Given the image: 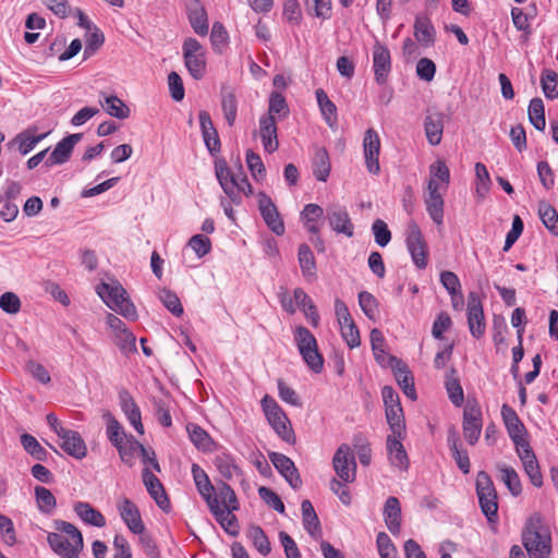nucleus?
<instances>
[{
  "instance_id": "b1692460",
  "label": "nucleus",
  "mask_w": 558,
  "mask_h": 558,
  "mask_svg": "<svg viewBox=\"0 0 558 558\" xmlns=\"http://www.w3.org/2000/svg\"><path fill=\"white\" fill-rule=\"evenodd\" d=\"M119 402L121 410L128 417L130 424L135 428L137 433L144 434V426L142 424L140 408L126 389L119 391Z\"/></svg>"
},
{
  "instance_id": "e433bc0d",
  "label": "nucleus",
  "mask_w": 558,
  "mask_h": 558,
  "mask_svg": "<svg viewBox=\"0 0 558 558\" xmlns=\"http://www.w3.org/2000/svg\"><path fill=\"white\" fill-rule=\"evenodd\" d=\"M215 519L221 524V526L225 529L226 532H228L231 535L238 534V523L236 518L232 512L234 510L230 509H222L219 506V500L208 507Z\"/></svg>"
},
{
  "instance_id": "4c0bfd02",
  "label": "nucleus",
  "mask_w": 558,
  "mask_h": 558,
  "mask_svg": "<svg viewBox=\"0 0 558 558\" xmlns=\"http://www.w3.org/2000/svg\"><path fill=\"white\" fill-rule=\"evenodd\" d=\"M496 469L500 473V480L507 486L510 494L514 497H518L522 494V484L517 471L502 463H497Z\"/></svg>"
},
{
  "instance_id": "ddd939ff",
  "label": "nucleus",
  "mask_w": 558,
  "mask_h": 558,
  "mask_svg": "<svg viewBox=\"0 0 558 558\" xmlns=\"http://www.w3.org/2000/svg\"><path fill=\"white\" fill-rule=\"evenodd\" d=\"M441 185L438 182H428L427 192L424 196L426 211L437 226L444 221V197L440 193Z\"/></svg>"
},
{
  "instance_id": "2f4dec72",
  "label": "nucleus",
  "mask_w": 558,
  "mask_h": 558,
  "mask_svg": "<svg viewBox=\"0 0 558 558\" xmlns=\"http://www.w3.org/2000/svg\"><path fill=\"white\" fill-rule=\"evenodd\" d=\"M414 37L424 47H430L436 39V31L426 15H417L414 21Z\"/></svg>"
},
{
  "instance_id": "774afa93",
  "label": "nucleus",
  "mask_w": 558,
  "mask_h": 558,
  "mask_svg": "<svg viewBox=\"0 0 558 558\" xmlns=\"http://www.w3.org/2000/svg\"><path fill=\"white\" fill-rule=\"evenodd\" d=\"M380 558H396V547L385 532H379L376 539Z\"/></svg>"
},
{
  "instance_id": "052dcab7",
  "label": "nucleus",
  "mask_w": 558,
  "mask_h": 558,
  "mask_svg": "<svg viewBox=\"0 0 558 558\" xmlns=\"http://www.w3.org/2000/svg\"><path fill=\"white\" fill-rule=\"evenodd\" d=\"M21 444L32 457L39 461L45 460L46 450L40 446V444L34 436L29 434H23L21 436Z\"/></svg>"
},
{
  "instance_id": "7c9ffc66",
  "label": "nucleus",
  "mask_w": 558,
  "mask_h": 558,
  "mask_svg": "<svg viewBox=\"0 0 558 558\" xmlns=\"http://www.w3.org/2000/svg\"><path fill=\"white\" fill-rule=\"evenodd\" d=\"M447 442L449 449L452 453V457L458 465V468L464 473H470V459L466 450L462 449L460 446L459 434L457 429L451 426L448 430Z\"/></svg>"
},
{
  "instance_id": "58836bf2",
  "label": "nucleus",
  "mask_w": 558,
  "mask_h": 558,
  "mask_svg": "<svg viewBox=\"0 0 558 558\" xmlns=\"http://www.w3.org/2000/svg\"><path fill=\"white\" fill-rule=\"evenodd\" d=\"M186 430L191 441L196 446L197 449L205 452L211 451L214 449L213 439L210 438L209 434L201 426L194 423H189L186 425Z\"/></svg>"
},
{
  "instance_id": "39448f33",
  "label": "nucleus",
  "mask_w": 558,
  "mask_h": 558,
  "mask_svg": "<svg viewBox=\"0 0 558 558\" xmlns=\"http://www.w3.org/2000/svg\"><path fill=\"white\" fill-rule=\"evenodd\" d=\"M294 340L306 365L316 374L324 367V359L318 352L317 341L314 335L305 327L295 329Z\"/></svg>"
},
{
  "instance_id": "1a4fd4ad",
  "label": "nucleus",
  "mask_w": 558,
  "mask_h": 558,
  "mask_svg": "<svg viewBox=\"0 0 558 558\" xmlns=\"http://www.w3.org/2000/svg\"><path fill=\"white\" fill-rule=\"evenodd\" d=\"M501 417L509 434V437L515 446V450L529 448L530 444L525 439L526 428L519 418L515 411L508 404L501 407Z\"/></svg>"
},
{
  "instance_id": "864d4df0",
  "label": "nucleus",
  "mask_w": 558,
  "mask_h": 558,
  "mask_svg": "<svg viewBox=\"0 0 558 558\" xmlns=\"http://www.w3.org/2000/svg\"><path fill=\"white\" fill-rule=\"evenodd\" d=\"M35 497L38 509L43 513H51L57 506V501L53 494L44 486L35 487Z\"/></svg>"
},
{
  "instance_id": "6e6d98bb",
  "label": "nucleus",
  "mask_w": 558,
  "mask_h": 558,
  "mask_svg": "<svg viewBox=\"0 0 558 558\" xmlns=\"http://www.w3.org/2000/svg\"><path fill=\"white\" fill-rule=\"evenodd\" d=\"M544 226L554 234L558 235V214L548 203H541L538 209Z\"/></svg>"
},
{
  "instance_id": "69168bd1",
  "label": "nucleus",
  "mask_w": 558,
  "mask_h": 558,
  "mask_svg": "<svg viewBox=\"0 0 558 558\" xmlns=\"http://www.w3.org/2000/svg\"><path fill=\"white\" fill-rule=\"evenodd\" d=\"M372 231L375 238V242L380 247H385L390 242L391 232L384 220L376 219L372 225Z\"/></svg>"
},
{
  "instance_id": "c85d7f7f",
  "label": "nucleus",
  "mask_w": 558,
  "mask_h": 558,
  "mask_svg": "<svg viewBox=\"0 0 558 558\" xmlns=\"http://www.w3.org/2000/svg\"><path fill=\"white\" fill-rule=\"evenodd\" d=\"M259 136L266 151L274 153L279 147L277 135V122L274 117H260L259 119Z\"/></svg>"
},
{
  "instance_id": "79ce46f5",
  "label": "nucleus",
  "mask_w": 558,
  "mask_h": 558,
  "mask_svg": "<svg viewBox=\"0 0 558 558\" xmlns=\"http://www.w3.org/2000/svg\"><path fill=\"white\" fill-rule=\"evenodd\" d=\"M316 99L320 109V112L330 128L337 125V108L336 105L329 99L326 92L322 88L316 89Z\"/></svg>"
},
{
  "instance_id": "cd10ccee",
  "label": "nucleus",
  "mask_w": 558,
  "mask_h": 558,
  "mask_svg": "<svg viewBox=\"0 0 558 558\" xmlns=\"http://www.w3.org/2000/svg\"><path fill=\"white\" fill-rule=\"evenodd\" d=\"M119 512L128 527L134 534H142L144 532L145 525L142 521L140 510L133 501L124 498L119 506Z\"/></svg>"
},
{
  "instance_id": "e2e57ef3",
  "label": "nucleus",
  "mask_w": 558,
  "mask_h": 558,
  "mask_svg": "<svg viewBox=\"0 0 558 558\" xmlns=\"http://www.w3.org/2000/svg\"><path fill=\"white\" fill-rule=\"evenodd\" d=\"M258 495L263 501L279 513L284 512V505L281 498L270 488L260 486L258 488Z\"/></svg>"
},
{
  "instance_id": "de8ad7c7",
  "label": "nucleus",
  "mask_w": 558,
  "mask_h": 558,
  "mask_svg": "<svg viewBox=\"0 0 558 558\" xmlns=\"http://www.w3.org/2000/svg\"><path fill=\"white\" fill-rule=\"evenodd\" d=\"M313 173L318 181L325 182L330 173L329 156L325 148H319L315 153L313 161Z\"/></svg>"
},
{
  "instance_id": "6e6552de",
  "label": "nucleus",
  "mask_w": 558,
  "mask_h": 558,
  "mask_svg": "<svg viewBox=\"0 0 558 558\" xmlns=\"http://www.w3.org/2000/svg\"><path fill=\"white\" fill-rule=\"evenodd\" d=\"M332 468L337 476L344 483H353L356 478V462L349 445L342 444L332 458Z\"/></svg>"
},
{
  "instance_id": "0e129e2a",
  "label": "nucleus",
  "mask_w": 558,
  "mask_h": 558,
  "mask_svg": "<svg viewBox=\"0 0 558 558\" xmlns=\"http://www.w3.org/2000/svg\"><path fill=\"white\" fill-rule=\"evenodd\" d=\"M246 163L255 180H262L265 178L266 169L262 158L252 149L246 151Z\"/></svg>"
},
{
  "instance_id": "72a5a7b5",
  "label": "nucleus",
  "mask_w": 558,
  "mask_h": 558,
  "mask_svg": "<svg viewBox=\"0 0 558 558\" xmlns=\"http://www.w3.org/2000/svg\"><path fill=\"white\" fill-rule=\"evenodd\" d=\"M221 109L229 126H233L238 114V99L234 89L229 85L220 88Z\"/></svg>"
},
{
  "instance_id": "0eeeda50",
  "label": "nucleus",
  "mask_w": 558,
  "mask_h": 558,
  "mask_svg": "<svg viewBox=\"0 0 558 558\" xmlns=\"http://www.w3.org/2000/svg\"><path fill=\"white\" fill-rule=\"evenodd\" d=\"M405 243L415 266L424 269L427 266V246L420 227L413 220L407 226Z\"/></svg>"
},
{
  "instance_id": "c03bdc74",
  "label": "nucleus",
  "mask_w": 558,
  "mask_h": 558,
  "mask_svg": "<svg viewBox=\"0 0 558 558\" xmlns=\"http://www.w3.org/2000/svg\"><path fill=\"white\" fill-rule=\"evenodd\" d=\"M303 525L310 535L316 536L320 533V523L312 502L307 499L301 504Z\"/></svg>"
},
{
  "instance_id": "f8f14e48",
  "label": "nucleus",
  "mask_w": 558,
  "mask_h": 558,
  "mask_svg": "<svg viewBox=\"0 0 558 558\" xmlns=\"http://www.w3.org/2000/svg\"><path fill=\"white\" fill-rule=\"evenodd\" d=\"M468 325L471 335L478 339L485 332V319L483 305L476 292L468 295Z\"/></svg>"
},
{
  "instance_id": "423d86ee",
  "label": "nucleus",
  "mask_w": 558,
  "mask_h": 558,
  "mask_svg": "<svg viewBox=\"0 0 558 558\" xmlns=\"http://www.w3.org/2000/svg\"><path fill=\"white\" fill-rule=\"evenodd\" d=\"M476 494L481 510L489 522L498 519L497 492L490 476L485 471H480L476 475Z\"/></svg>"
},
{
  "instance_id": "680f3d73",
  "label": "nucleus",
  "mask_w": 558,
  "mask_h": 558,
  "mask_svg": "<svg viewBox=\"0 0 558 558\" xmlns=\"http://www.w3.org/2000/svg\"><path fill=\"white\" fill-rule=\"evenodd\" d=\"M340 329H341V336L350 349L360 347V344H361L360 331H359L356 325L354 324V320L349 322L347 324H341Z\"/></svg>"
},
{
  "instance_id": "f257e3e1",
  "label": "nucleus",
  "mask_w": 558,
  "mask_h": 558,
  "mask_svg": "<svg viewBox=\"0 0 558 558\" xmlns=\"http://www.w3.org/2000/svg\"><path fill=\"white\" fill-rule=\"evenodd\" d=\"M53 525L57 532H51L47 536L51 549L61 558H78L84 546L80 530L63 520H56Z\"/></svg>"
},
{
  "instance_id": "c9c22d12",
  "label": "nucleus",
  "mask_w": 558,
  "mask_h": 558,
  "mask_svg": "<svg viewBox=\"0 0 558 558\" xmlns=\"http://www.w3.org/2000/svg\"><path fill=\"white\" fill-rule=\"evenodd\" d=\"M46 137V134L35 135V129H27L19 133L9 145H16L21 155H27Z\"/></svg>"
},
{
  "instance_id": "4468645a",
  "label": "nucleus",
  "mask_w": 558,
  "mask_h": 558,
  "mask_svg": "<svg viewBox=\"0 0 558 558\" xmlns=\"http://www.w3.org/2000/svg\"><path fill=\"white\" fill-rule=\"evenodd\" d=\"M326 213L329 226L335 232L353 236L354 227L344 206L331 204L326 208Z\"/></svg>"
},
{
  "instance_id": "f3484780",
  "label": "nucleus",
  "mask_w": 558,
  "mask_h": 558,
  "mask_svg": "<svg viewBox=\"0 0 558 558\" xmlns=\"http://www.w3.org/2000/svg\"><path fill=\"white\" fill-rule=\"evenodd\" d=\"M269 460L277 469V471L286 478V481L293 488H299L302 481L294 462L287 456L278 452H269Z\"/></svg>"
},
{
  "instance_id": "20e7f679",
  "label": "nucleus",
  "mask_w": 558,
  "mask_h": 558,
  "mask_svg": "<svg viewBox=\"0 0 558 558\" xmlns=\"http://www.w3.org/2000/svg\"><path fill=\"white\" fill-rule=\"evenodd\" d=\"M260 403L265 416L275 433L283 441L288 444H294L295 435L291 427L290 421L277 401L272 397L265 395Z\"/></svg>"
},
{
  "instance_id": "a18cd8bd",
  "label": "nucleus",
  "mask_w": 558,
  "mask_h": 558,
  "mask_svg": "<svg viewBox=\"0 0 558 558\" xmlns=\"http://www.w3.org/2000/svg\"><path fill=\"white\" fill-rule=\"evenodd\" d=\"M298 259L305 278H314L316 276L315 257L307 244H301L298 251Z\"/></svg>"
},
{
  "instance_id": "2eb2a0df",
  "label": "nucleus",
  "mask_w": 558,
  "mask_h": 558,
  "mask_svg": "<svg viewBox=\"0 0 558 558\" xmlns=\"http://www.w3.org/2000/svg\"><path fill=\"white\" fill-rule=\"evenodd\" d=\"M373 69L375 81L378 84L386 83L391 71V54L387 46L378 40L373 46Z\"/></svg>"
},
{
  "instance_id": "ea45409f",
  "label": "nucleus",
  "mask_w": 558,
  "mask_h": 558,
  "mask_svg": "<svg viewBox=\"0 0 558 558\" xmlns=\"http://www.w3.org/2000/svg\"><path fill=\"white\" fill-rule=\"evenodd\" d=\"M102 109L111 117L124 120L130 117L131 110L119 97L111 95L100 101Z\"/></svg>"
},
{
  "instance_id": "5fc2aeb1",
  "label": "nucleus",
  "mask_w": 558,
  "mask_h": 558,
  "mask_svg": "<svg viewBox=\"0 0 558 558\" xmlns=\"http://www.w3.org/2000/svg\"><path fill=\"white\" fill-rule=\"evenodd\" d=\"M247 533L258 553L267 556L271 550V546L263 529L258 525H252Z\"/></svg>"
},
{
  "instance_id": "c756f323",
  "label": "nucleus",
  "mask_w": 558,
  "mask_h": 558,
  "mask_svg": "<svg viewBox=\"0 0 558 558\" xmlns=\"http://www.w3.org/2000/svg\"><path fill=\"white\" fill-rule=\"evenodd\" d=\"M403 438L404 437L388 436L386 444L391 465L407 471L409 468V458L401 442Z\"/></svg>"
},
{
  "instance_id": "dca6fc26",
  "label": "nucleus",
  "mask_w": 558,
  "mask_h": 558,
  "mask_svg": "<svg viewBox=\"0 0 558 558\" xmlns=\"http://www.w3.org/2000/svg\"><path fill=\"white\" fill-rule=\"evenodd\" d=\"M365 165L369 173L377 174L380 171L378 161L380 140L374 129L366 130L363 140Z\"/></svg>"
},
{
  "instance_id": "393cba45",
  "label": "nucleus",
  "mask_w": 558,
  "mask_h": 558,
  "mask_svg": "<svg viewBox=\"0 0 558 558\" xmlns=\"http://www.w3.org/2000/svg\"><path fill=\"white\" fill-rule=\"evenodd\" d=\"M198 119L205 145L211 155H216L220 151L221 144L211 118L207 111L201 110Z\"/></svg>"
},
{
  "instance_id": "a878e982",
  "label": "nucleus",
  "mask_w": 558,
  "mask_h": 558,
  "mask_svg": "<svg viewBox=\"0 0 558 558\" xmlns=\"http://www.w3.org/2000/svg\"><path fill=\"white\" fill-rule=\"evenodd\" d=\"M192 475L195 482L196 488L201 496L205 499L208 507L218 501V497L215 494V487L211 484L206 472L196 463L192 464Z\"/></svg>"
},
{
  "instance_id": "7ed1b4c3",
  "label": "nucleus",
  "mask_w": 558,
  "mask_h": 558,
  "mask_svg": "<svg viewBox=\"0 0 558 558\" xmlns=\"http://www.w3.org/2000/svg\"><path fill=\"white\" fill-rule=\"evenodd\" d=\"M97 294L111 310L118 312L129 320H136L138 315L135 305L130 300L126 290L114 280L110 283L101 282L96 288Z\"/></svg>"
},
{
  "instance_id": "49530a36",
  "label": "nucleus",
  "mask_w": 558,
  "mask_h": 558,
  "mask_svg": "<svg viewBox=\"0 0 558 558\" xmlns=\"http://www.w3.org/2000/svg\"><path fill=\"white\" fill-rule=\"evenodd\" d=\"M386 412V420L391 430L389 436L405 437V421L402 408L389 409Z\"/></svg>"
},
{
  "instance_id": "603ef678",
  "label": "nucleus",
  "mask_w": 558,
  "mask_h": 558,
  "mask_svg": "<svg viewBox=\"0 0 558 558\" xmlns=\"http://www.w3.org/2000/svg\"><path fill=\"white\" fill-rule=\"evenodd\" d=\"M430 178L428 182H438L441 185V190L446 191L450 183V171L444 160H436L429 167Z\"/></svg>"
},
{
  "instance_id": "473e14b6",
  "label": "nucleus",
  "mask_w": 558,
  "mask_h": 558,
  "mask_svg": "<svg viewBox=\"0 0 558 558\" xmlns=\"http://www.w3.org/2000/svg\"><path fill=\"white\" fill-rule=\"evenodd\" d=\"M385 523L393 535L400 533L401 529V506L397 497L390 496L384 507Z\"/></svg>"
},
{
  "instance_id": "4be33fe9",
  "label": "nucleus",
  "mask_w": 558,
  "mask_h": 558,
  "mask_svg": "<svg viewBox=\"0 0 558 558\" xmlns=\"http://www.w3.org/2000/svg\"><path fill=\"white\" fill-rule=\"evenodd\" d=\"M60 447L70 456L83 459L87 454V447L81 435L72 429H61Z\"/></svg>"
},
{
  "instance_id": "338daca9",
  "label": "nucleus",
  "mask_w": 558,
  "mask_h": 558,
  "mask_svg": "<svg viewBox=\"0 0 558 558\" xmlns=\"http://www.w3.org/2000/svg\"><path fill=\"white\" fill-rule=\"evenodd\" d=\"M359 304L363 311V313L371 319L375 318V315L378 310V302L376 298L367 292L362 291L359 293Z\"/></svg>"
},
{
  "instance_id": "09e8293b",
  "label": "nucleus",
  "mask_w": 558,
  "mask_h": 558,
  "mask_svg": "<svg viewBox=\"0 0 558 558\" xmlns=\"http://www.w3.org/2000/svg\"><path fill=\"white\" fill-rule=\"evenodd\" d=\"M529 120L531 124L538 131H543L546 125L545 110L543 100L538 97L530 101L527 109Z\"/></svg>"
},
{
  "instance_id": "412c9836",
  "label": "nucleus",
  "mask_w": 558,
  "mask_h": 558,
  "mask_svg": "<svg viewBox=\"0 0 558 558\" xmlns=\"http://www.w3.org/2000/svg\"><path fill=\"white\" fill-rule=\"evenodd\" d=\"M186 11L193 31L199 36H206L208 33V17L201 0H189Z\"/></svg>"
},
{
  "instance_id": "aec40b11",
  "label": "nucleus",
  "mask_w": 558,
  "mask_h": 558,
  "mask_svg": "<svg viewBox=\"0 0 558 558\" xmlns=\"http://www.w3.org/2000/svg\"><path fill=\"white\" fill-rule=\"evenodd\" d=\"M142 477L148 494L157 506L162 510H168L170 508V501L159 478L153 474L148 468L143 470Z\"/></svg>"
},
{
  "instance_id": "8fccbe9b",
  "label": "nucleus",
  "mask_w": 558,
  "mask_h": 558,
  "mask_svg": "<svg viewBox=\"0 0 558 558\" xmlns=\"http://www.w3.org/2000/svg\"><path fill=\"white\" fill-rule=\"evenodd\" d=\"M104 418L107 421V437L113 446L121 445L128 437L121 424L110 413H104Z\"/></svg>"
},
{
  "instance_id": "bb28decb",
  "label": "nucleus",
  "mask_w": 558,
  "mask_h": 558,
  "mask_svg": "<svg viewBox=\"0 0 558 558\" xmlns=\"http://www.w3.org/2000/svg\"><path fill=\"white\" fill-rule=\"evenodd\" d=\"M517 453L520 460L522 461L524 471L529 476L532 485H534L535 487H542L543 476L539 471V465L536 456L532 450L531 446H529V448H522L520 450H517Z\"/></svg>"
},
{
  "instance_id": "a211bd4d",
  "label": "nucleus",
  "mask_w": 558,
  "mask_h": 558,
  "mask_svg": "<svg viewBox=\"0 0 558 558\" xmlns=\"http://www.w3.org/2000/svg\"><path fill=\"white\" fill-rule=\"evenodd\" d=\"M389 365L392 367L396 380L403 393L411 400H416L414 378L408 366L396 356H389Z\"/></svg>"
},
{
  "instance_id": "5701e85b",
  "label": "nucleus",
  "mask_w": 558,
  "mask_h": 558,
  "mask_svg": "<svg viewBox=\"0 0 558 558\" xmlns=\"http://www.w3.org/2000/svg\"><path fill=\"white\" fill-rule=\"evenodd\" d=\"M445 113L436 110H427L424 120V130L428 143L433 146L438 145L441 142Z\"/></svg>"
},
{
  "instance_id": "f704fd0d",
  "label": "nucleus",
  "mask_w": 558,
  "mask_h": 558,
  "mask_svg": "<svg viewBox=\"0 0 558 558\" xmlns=\"http://www.w3.org/2000/svg\"><path fill=\"white\" fill-rule=\"evenodd\" d=\"M77 517L85 523L96 527H102L106 525V519L100 511L92 507L88 502L78 501L73 507Z\"/></svg>"
},
{
  "instance_id": "9b49d317",
  "label": "nucleus",
  "mask_w": 558,
  "mask_h": 558,
  "mask_svg": "<svg viewBox=\"0 0 558 558\" xmlns=\"http://www.w3.org/2000/svg\"><path fill=\"white\" fill-rule=\"evenodd\" d=\"M482 411L477 404H468L463 413L462 429L465 440L475 445L482 433Z\"/></svg>"
},
{
  "instance_id": "9d476101",
  "label": "nucleus",
  "mask_w": 558,
  "mask_h": 558,
  "mask_svg": "<svg viewBox=\"0 0 558 558\" xmlns=\"http://www.w3.org/2000/svg\"><path fill=\"white\" fill-rule=\"evenodd\" d=\"M258 209L267 225V227L276 234L282 235L284 233L283 220L271 201V198L264 192L258 193Z\"/></svg>"
},
{
  "instance_id": "a19ab883",
  "label": "nucleus",
  "mask_w": 558,
  "mask_h": 558,
  "mask_svg": "<svg viewBox=\"0 0 558 558\" xmlns=\"http://www.w3.org/2000/svg\"><path fill=\"white\" fill-rule=\"evenodd\" d=\"M294 300L296 304L302 308L305 316L310 319L312 326L317 327L319 323V315L315 304L310 299L307 293L303 289L296 288L294 290Z\"/></svg>"
},
{
  "instance_id": "4d7b16f0",
  "label": "nucleus",
  "mask_w": 558,
  "mask_h": 558,
  "mask_svg": "<svg viewBox=\"0 0 558 558\" xmlns=\"http://www.w3.org/2000/svg\"><path fill=\"white\" fill-rule=\"evenodd\" d=\"M276 114L279 118L288 117L289 107L284 97L280 93L272 92L269 97L268 114H265L264 117L276 118Z\"/></svg>"
},
{
  "instance_id": "37998d69",
  "label": "nucleus",
  "mask_w": 558,
  "mask_h": 558,
  "mask_svg": "<svg viewBox=\"0 0 558 558\" xmlns=\"http://www.w3.org/2000/svg\"><path fill=\"white\" fill-rule=\"evenodd\" d=\"M445 386L450 401L456 407H460L463 403L464 395L459 378L457 377V371L453 367H451L446 375Z\"/></svg>"
},
{
  "instance_id": "bf43d9fd",
  "label": "nucleus",
  "mask_w": 558,
  "mask_h": 558,
  "mask_svg": "<svg viewBox=\"0 0 558 558\" xmlns=\"http://www.w3.org/2000/svg\"><path fill=\"white\" fill-rule=\"evenodd\" d=\"M184 62L193 78L201 80L204 76L206 69L205 54L184 57Z\"/></svg>"
},
{
  "instance_id": "3c124183",
  "label": "nucleus",
  "mask_w": 558,
  "mask_h": 558,
  "mask_svg": "<svg viewBox=\"0 0 558 558\" xmlns=\"http://www.w3.org/2000/svg\"><path fill=\"white\" fill-rule=\"evenodd\" d=\"M217 470L226 480H231L241 474L240 468L229 454L222 453L215 458L214 461Z\"/></svg>"
},
{
  "instance_id": "f03ea898",
  "label": "nucleus",
  "mask_w": 558,
  "mask_h": 558,
  "mask_svg": "<svg viewBox=\"0 0 558 558\" xmlns=\"http://www.w3.org/2000/svg\"><path fill=\"white\" fill-rule=\"evenodd\" d=\"M523 546L530 558H548L551 553L550 535L546 533L541 513L532 514L522 533Z\"/></svg>"
},
{
  "instance_id": "13d9d810",
  "label": "nucleus",
  "mask_w": 558,
  "mask_h": 558,
  "mask_svg": "<svg viewBox=\"0 0 558 558\" xmlns=\"http://www.w3.org/2000/svg\"><path fill=\"white\" fill-rule=\"evenodd\" d=\"M541 84L548 99L558 97V74L553 70H545L541 77Z\"/></svg>"
},
{
  "instance_id": "6ab92c4d",
  "label": "nucleus",
  "mask_w": 558,
  "mask_h": 558,
  "mask_svg": "<svg viewBox=\"0 0 558 558\" xmlns=\"http://www.w3.org/2000/svg\"><path fill=\"white\" fill-rule=\"evenodd\" d=\"M82 136L81 133H75L62 138L46 159L45 166L51 167L66 162L71 157L74 146L82 140Z\"/></svg>"
}]
</instances>
